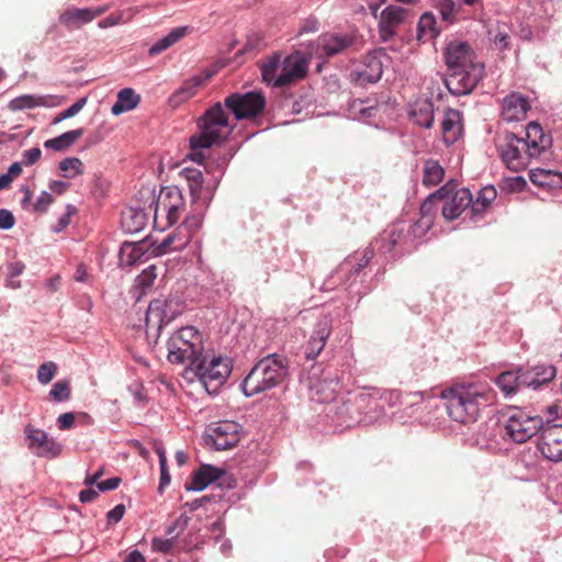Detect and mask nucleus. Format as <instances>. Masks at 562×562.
Returning <instances> with one entry per match:
<instances>
[{
	"label": "nucleus",
	"mask_w": 562,
	"mask_h": 562,
	"mask_svg": "<svg viewBox=\"0 0 562 562\" xmlns=\"http://www.w3.org/2000/svg\"><path fill=\"white\" fill-rule=\"evenodd\" d=\"M445 59L449 69L445 85L454 95L471 93L484 77V64L476 59L474 50L464 42L449 43Z\"/></svg>",
	"instance_id": "f257e3e1"
},
{
	"label": "nucleus",
	"mask_w": 562,
	"mask_h": 562,
	"mask_svg": "<svg viewBox=\"0 0 562 562\" xmlns=\"http://www.w3.org/2000/svg\"><path fill=\"white\" fill-rule=\"evenodd\" d=\"M448 415L461 424L477 419L482 407L493 401V391L482 383H457L441 392Z\"/></svg>",
	"instance_id": "f03ea898"
},
{
	"label": "nucleus",
	"mask_w": 562,
	"mask_h": 562,
	"mask_svg": "<svg viewBox=\"0 0 562 562\" xmlns=\"http://www.w3.org/2000/svg\"><path fill=\"white\" fill-rule=\"evenodd\" d=\"M231 373V367L227 360L213 358L205 366L204 358H200L198 363L187 364L181 372L182 389L190 387L186 392L191 395L215 394L225 383Z\"/></svg>",
	"instance_id": "7ed1b4c3"
},
{
	"label": "nucleus",
	"mask_w": 562,
	"mask_h": 562,
	"mask_svg": "<svg viewBox=\"0 0 562 562\" xmlns=\"http://www.w3.org/2000/svg\"><path fill=\"white\" fill-rule=\"evenodd\" d=\"M200 133L190 137L192 153L188 155L191 160L202 164L204 155L200 151L223 142L231 133L228 116L221 103L211 106L199 120Z\"/></svg>",
	"instance_id": "20e7f679"
},
{
	"label": "nucleus",
	"mask_w": 562,
	"mask_h": 562,
	"mask_svg": "<svg viewBox=\"0 0 562 562\" xmlns=\"http://www.w3.org/2000/svg\"><path fill=\"white\" fill-rule=\"evenodd\" d=\"M288 374V361L276 353L259 360L241 383L244 394L249 397L279 385Z\"/></svg>",
	"instance_id": "39448f33"
},
{
	"label": "nucleus",
	"mask_w": 562,
	"mask_h": 562,
	"mask_svg": "<svg viewBox=\"0 0 562 562\" xmlns=\"http://www.w3.org/2000/svg\"><path fill=\"white\" fill-rule=\"evenodd\" d=\"M176 318V308L172 300H154L146 313V327L157 326L158 335L156 345L164 344L167 349V358L173 363L176 358V342L173 336L176 329L172 322Z\"/></svg>",
	"instance_id": "423d86ee"
},
{
	"label": "nucleus",
	"mask_w": 562,
	"mask_h": 562,
	"mask_svg": "<svg viewBox=\"0 0 562 562\" xmlns=\"http://www.w3.org/2000/svg\"><path fill=\"white\" fill-rule=\"evenodd\" d=\"M173 238L175 233H170L160 243L153 240L151 237L139 241H125L120 249V263L122 266H134L137 262H143L150 256H162L170 249Z\"/></svg>",
	"instance_id": "0eeeda50"
},
{
	"label": "nucleus",
	"mask_w": 562,
	"mask_h": 562,
	"mask_svg": "<svg viewBox=\"0 0 562 562\" xmlns=\"http://www.w3.org/2000/svg\"><path fill=\"white\" fill-rule=\"evenodd\" d=\"M496 148L502 161L515 172L525 169L532 158H537L526 142L512 132H505L496 138Z\"/></svg>",
	"instance_id": "6e6552de"
},
{
	"label": "nucleus",
	"mask_w": 562,
	"mask_h": 562,
	"mask_svg": "<svg viewBox=\"0 0 562 562\" xmlns=\"http://www.w3.org/2000/svg\"><path fill=\"white\" fill-rule=\"evenodd\" d=\"M240 440V425L233 420H222L207 426L204 434L206 446L217 450H228Z\"/></svg>",
	"instance_id": "1a4fd4ad"
},
{
	"label": "nucleus",
	"mask_w": 562,
	"mask_h": 562,
	"mask_svg": "<svg viewBox=\"0 0 562 562\" xmlns=\"http://www.w3.org/2000/svg\"><path fill=\"white\" fill-rule=\"evenodd\" d=\"M543 425L540 416H529L516 409L505 424V435L514 442L522 443L541 430Z\"/></svg>",
	"instance_id": "9d476101"
},
{
	"label": "nucleus",
	"mask_w": 562,
	"mask_h": 562,
	"mask_svg": "<svg viewBox=\"0 0 562 562\" xmlns=\"http://www.w3.org/2000/svg\"><path fill=\"white\" fill-rule=\"evenodd\" d=\"M225 105L233 112L236 120L257 116L266 105L260 92L233 93L225 99Z\"/></svg>",
	"instance_id": "9b49d317"
},
{
	"label": "nucleus",
	"mask_w": 562,
	"mask_h": 562,
	"mask_svg": "<svg viewBox=\"0 0 562 562\" xmlns=\"http://www.w3.org/2000/svg\"><path fill=\"white\" fill-rule=\"evenodd\" d=\"M204 350L203 336L194 326L178 328V363H198Z\"/></svg>",
	"instance_id": "f8f14e48"
},
{
	"label": "nucleus",
	"mask_w": 562,
	"mask_h": 562,
	"mask_svg": "<svg viewBox=\"0 0 562 562\" xmlns=\"http://www.w3.org/2000/svg\"><path fill=\"white\" fill-rule=\"evenodd\" d=\"M538 449L541 454L552 461H562V425H543L538 442Z\"/></svg>",
	"instance_id": "ddd939ff"
},
{
	"label": "nucleus",
	"mask_w": 562,
	"mask_h": 562,
	"mask_svg": "<svg viewBox=\"0 0 562 562\" xmlns=\"http://www.w3.org/2000/svg\"><path fill=\"white\" fill-rule=\"evenodd\" d=\"M307 60L299 53L283 57L281 72L276 81V87H288L303 79L307 74Z\"/></svg>",
	"instance_id": "4468645a"
},
{
	"label": "nucleus",
	"mask_w": 562,
	"mask_h": 562,
	"mask_svg": "<svg viewBox=\"0 0 562 562\" xmlns=\"http://www.w3.org/2000/svg\"><path fill=\"white\" fill-rule=\"evenodd\" d=\"M25 435L29 441V448L37 457L55 458L61 451L60 445L53 438H49L42 429L27 425L25 427Z\"/></svg>",
	"instance_id": "2eb2a0df"
},
{
	"label": "nucleus",
	"mask_w": 562,
	"mask_h": 562,
	"mask_svg": "<svg viewBox=\"0 0 562 562\" xmlns=\"http://www.w3.org/2000/svg\"><path fill=\"white\" fill-rule=\"evenodd\" d=\"M448 195L442 200L441 213L448 221L459 217L469 206L471 207L472 194L468 188H461L453 192L449 183Z\"/></svg>",
	"instance_id": "dca6fc26"
},
{
	"label": "nucleus",
	"mask_w": 562,
	"mask_h": 562,
	"mask_svg": "<svg viewBox=\"0 0 562 562\" xmlns=\"http://www.w3.org/2000/svg\"><path fill=\"white\" fill-rule=\"evenodd\" d=\"M409 11L407 9L389 5L382 10L379 21V32L383 42L391 40L397 31V27L403 24Z\"/></svg>",
	"instance_id": "f3484780"
},
{
	"label": "nucleus",
	"mask_w": 562,
	"mask_h": 562,
	"mask_svg": "<svg viewBox=\"0 0 562 562\" xmlns=\"http://www.w3.org/2000/svg\"><path fill=\"white\" fill-rule=\"evenodd\" d=\"M105 12L104 7L91 8H71L63 11L59 14L58 21L68 31L79 30L82 25L90 23L95 18Z\"/></svg>",
	"instance_id": "a211bd4d"
},
{
	"label": "nucleus",
	"mask_w": 562,
	"mask_h": 562,
	"mask_svg": "<svg viewBox=\"0 0 562 562\" xmlns=\"http://www.w3.org/2000/svg\"><path fill=\"white\" fill-rule=\"evenodd\" d=\"M331 333V318L323 315L316 322L305 348L306 359H315L324 349L327 338Z\"/></svg>",
	"instance_id": "6ab92c4d"
},
{
	"label": "nucleus",
	"mask_w": 562,
	"mask_h": 562,
	"mask_svg": "<svg viewBox=\"0 0 562 562\" xmlns=\"http://www.w3.org/2000/svg\"><path fill=\"white\" fill-rule=\"evenodd\" d=\"M171 190L165 188L157 200L154 225L160 231H165L176 223V204L171 202Z\"/></svg>",
	"instance_id": "aec40b11"
},
{
	"label": "nucleus",
	"mask_w": 562,
	"mask_h": 562,
	"mask_svg": "<svg viewBox=\"0 0 562 562\" xmlns=\"http://www.w3.org/2000/svg\"><path fill=\"white\" fill-rule=\"evenodd\" d=\"M463 135L462 113L459 110L448 108L445 110L441 121L442 142L447 146L457 143Z\"/></svg>",
	"instance_id": "412c9836"
},
{
	"label": "nucleus",
	"mask_w": 562,
	"mask_h": 562,
	"mask_svg": "<svg viewBox=\"0 0 562 562\" xmlns=\"http://www.w3.org/2000/svg\"><path fill=\"white\" fill-rule=\"evenodd\" d=\"M529 110L528 99L518 92L506 95L502 101V116L507 122L525 120Z\"/></svg>",
	"instance_id": "4be33fe9"
},
{
	"label": "nucleus",
	"mask_w": 562,
	"mask_h": 562,
	"mask_svg": "<svg viewBox=\"0 0 562 562\" xmlns=\"http://www.w3.org/2000/svg\"><path fill=\"white\" fill-rule=\"evenodd\" d=\"M382 74V61L376 55L369 54L364 57L361 68L351 72V78L356 83L366 86L378 82Z\"/></svg>",
	"instance_id": "5701e85b"
},
{
	"label": "nucleus",
	"mask_w": 562,
	"mask_h": 562,
	"mask_svg": "<svg viewBox=\"0 0 562 562\" xmlns=\"http://www.w3.org/2000/svg\"><path fill=\"white\" fill-rule=\"evenodd\" d=\"M557 375V369L552 364H537L535 367L522 369L520 382L525 387H538L551 382Z\"/></svg>",
	"instance_id": "b1692460"
},
{
	"label": "nucleus",
	"mask_w": 562,
	"mask_h": 562,
	"mask_svg": "<svg viewBox=\"0 0 562 562\" xmlns=\"http://www.w3.org/2000/svg\"><path fill=\"white\" fill-rule=\"evenodd\" d=\"M61 103V99L57 95H33V94H23L12 99L8 108L11 111H22L26 109L34 108H54L58 106Z\"/></svg>",
	"instance_id": "393cba45"
},
{
	"label": "nucleus",
	"mask_w": 562,
	"mask_h": 562,
	"mask_svg": "<svg viewBox=\"0 0 562 562\" xmlns=\"http://www.w3.org/2000/svg\"><path fill=\"white\" fill-rule=\"evenodd\" d=\"M225 474L221 468L210 464H202L198 470L192 473L191 482L186 483L188 491H202L211 483L215 482Z\"/></svg>",
	"instance_id": "a878e982"
},
{
	"label": "nucleus",
	"mask_w": 562,
	"mask_h": 562,
	"mask_svg": "<svg viewBox=\"0 0 562 562\" xmlns=\"http://www.w3.org/2000/svg\"><path fill=\"white\" fill-rule=\"evenodd\" d=\"M521 138L536 157H539L551 144L550 137L544 134L541 125L537 122L528 123L525 137Z\"/></svg>",
	"instance_id": "bb28decb"
},
{
	"label": "nucleus",
	"mask_w": 562,
	"mask_h": 562,
	"mask_svg": "<svg viewBox=\"0 0 562 562\" xmlns=\"http://www.w3.org/2000/svg\"><path fill=\"white\" fill-rule=\"evenodd\" d=\"M351 43L352 40L348 36L324 34L317 40L316 53L321 57H333L345 50Z\"/></svg>",
	"instance_id": "cd10ccee"
},
{
	"label": "nucleus",
	"mask_w": 562,
	"mask_h": 562,
	"mask_svg": "<svg viewBox=\"0 0 562 562\" xmlns=\"http://www.w3.org/2000/svg\"><path fill=\"white\" fill-rule=\"evenodd\" d=\"M529 179L535 186L542 189H562V172L537 168L530 170Z\"/></svg>",
	"instance_id": "c85d7f7f"
},
{
	"label": "nucleus",
	"mask_w": 562,
	"mask_h": 562,
	"mask_svg": "<svg viewBox=\"0 0 562 562\" xmlns=\"http://www.w3.org/2000/svg\"><path fill=\"white\" fill-rule=\"evenodd\" d=\"M282 59L283 57L281 53H273L261 61L260 70L263 82L277 88L276 81L280 76V74H278V69H281L282 67Z\"/></svg>",
	"instance_id": "c756f323"
},
{
	"label": "nucleus",
	"mask_w": 562,
	"mask_h": 562,
	"mask_svg": "<svg viewBox=\"0 0 562 562\" xmlns=\"http://www.w3.org/2000/svg\"><path fill=\"white\" fill-rule=\"evenodd\" d=\"M139 102V94H137L132 88H124L119 91L117 100L112 105L111 112L114 115H120L135 109Z\"/></svg>",
	"instance_id": "7c9ffc66"
},
{
	"label": "nucleus",
	"mask_w": 562,
	"mask_h": 562,
	"mask_svg": "<svg viewBox=\"0 0 562 562\" xmlns=\"http://www.w3.org/2000/svg\"><path fill=\"white\" fill-rule=\"evenodd\" d=\"M411 115L417 125L425 128H430L435 120L434 104L428 100L418 102L412 109Z\"/></svg>",
	"instance_id": "2f4dec72"
},
{
	"label": "nucleus",
	"mask_w": 562,
	"mask_h": 562,
	"mask_svg": "<svg viewBox=\"0 0 562 562\" xmlns=\"http://www.w3.org/2000/svg\"><path fill=\"white\" fill-rule=\"evenodd\" d=\"M521 368L516 372L506 371L501 373L496 378L497 386L504 392L506 396L515 394L520 387H525V384L520 382Z\"/></svg>",
	"instance_id": "473e14b6"
},
{
	"label": "nucleus",
	"mask_w": 562,
	"mask_h": 562,
	"mask_svg": "<svg viewBox=\"0 0 562 562\" xmlns=\"http://www.w3.org/2000/svg\"><path fill=\"white\" fill-rule=\"evenodd\" d=\"M211 77L210 74L206 75H194L191 78L184 80L182 85L178 88V104L181 102H187L191 98L196 94L198 88L202 86Z\"/></svg>",
	"instance_id": "72a5a7b5"
},
{
	"label": "nucleus",
	"mask_w": 562,
	"mask_h": 562,
	"mask_svg": "<svg viewBox=\"0 0 562 562\" xmlns=\"http://www.w3.org/2000/svg\"><path fill=\"white\" fill-rule=\"evenodd\" d=\"M83 135V128H77L72 131H68L55 138L47 139L44 143L45 148L54 149L57 151L65 150L69 148L74 143H76Z\"/></svg>",
	"instance_id": "f704fd0d"
},
{
	"label": "nucleus",
	"mask_w": 562,
	"mask_h": 562,
	"mask_svg": "<svg viewBox=\"0 0 562 562\" xmlns=\"http://www.w3.org/2000/svg\"><path fill=\"white\" fill-rule=\"evenodd\" d=\"M436 18L432 13H424L418 22L417 36L420 41H430L438 36L439 30L437 29Z\"/></svg>",
	"instance_id": "c9c22d12"
},
{
	"label": "nucleus",
	"mask_w": 562,
	"mask_h": 562,
	"mask_svg": "<svg viewBox=\"0 0 562 562\" xmlns=\"http://www.w3.org/2000/svg\"><path fill=\"white\" fill-rule=\"evenodd\" d=\"M496 198V190L493 187H485L477 193L476 199L472 198L471 214L473 216L482 214Z\"/></svg>",
	"instance_id": "e433bc0d"
},
{
	"label": "nucleus",
	"mask_w": 562,
	"mask_h": 562,
	"mask_svg": "<svg viewBox=\"0 0 562 562\" xmlns=\"http://www.w3.org/2000/svg\"><path fill=\"white\" fill-rule=\"evenodd\" d=\"M179 176L186 180L192 198L198 199L203 184L202 171L198 169L183 168Z\"/></svg>",
	"instance_id": "4c0bfd02"
},
{
	"label": "nucleus",
	"mask_w": 562,
	"mask_h": 562,
	"mask_svg": "<svg viewBox=\"0 0 562 562\" xmlns=\"http://www.w3.org/2000/svg\"><path fill=\"white\" fill-rule=\"evenodd\" d=\"M445 175L443 168L437 160L428 159L424 166L423 183L425 186H436L442 181Z\"/></svg>",
	"instance_id": "58836bf2"
},
{
	"label": "nucleus",
	"mask_w": 562,
	"mask_h": 562,
	"mask_svg": "<svg viewBox=\"0 0 562 562\" xmlns=\"http://www.w3.org/2000/svg\"><path fill=\"white\" fill-rule=\"evenodd\" d=\"M59 169L63 177L72 179L83 173V164L77 157H69L59 162Z\"/></svg>",
	"instance_id": "ea45409f"
},
{
	"label": "nucleus",
	"mask_w": 562,
	"mask_h": 562,
	"mask_svg": "<svg viewBox=\"0 0 562 562\" xmlns=\"http://www.w3.org/2000/svg\"><path fill=\"white\" fill-rule=\"evenodd\" d=\"M156 452L159 457V465H160V482L158 485V493L162 494L165 487L170 484L171 476L167 469V458H166L165 451L160 447H157Z\"/></svg>",
	"instance_id": "a19ab883"
},
{
	"label": "nucleus",
	"mask_w": 562,
	"mask_h": 562,
	"mask_svg": "<svg viewBox=\"0 0 562 562\" xmlns=\"http://www.w3.org/2000/svg\"><path fill=\"white\" fill-rule=\"evenodd\" d=\"M176 43V29L171 30L167 36L159 40L157 43H155L149 49L148 55L149 56H156L160 53L165 52L167 48H169L171 45Z\"/></svg>",
	"instance_id": "79ce46f5"
},
{
	"label": "nucleus",
	"mask_w": 562,
	"mask_h": 562,
	"mask_svg": "<svg viewBox=\"0 0 562 562\" xmlns=\"http://www.w3.org/2000/svg\"><path fill=\"white\" fill-rule=\"evenodd\" d=\"M57 372L55 362L48 361L40 366L37 370V380L41 384H48Z\"/></svg>",
	"instance_id": "37998d69"
},
{
	"label": "nucleus",
	"mask_w": 562,
	"mask_h": 562,
	"mask_svg": "<svg viewBox=\"0 0 562 562\" xmlns=\"http://www.w3.org/2000/svg\"><path fill=\"white\" fill-rule=\"evenodd\" d=\"M49 395L56 402L67 401L70 397L69 383L64 380L56 382L53 385Z\"/></svg>",
	"instance_id": "c03bdc74"
},
{
	"label": "nucleus",
	"mask_w": 562,
	"mask_h": 562,
	"mask_svg": "<svg viewBox=\"0 0 562 562\" xmlns=\"http://www.w3.org/2000/svg\"><path fill=\"white\" fill-rule=\"evenodd\" d=\"M448 186H443L440 189H438L436 192L430 194L427 200L422 204L420 212L423 214H428L432 210V204L435 201H441L448 195Z\"/></svg>",
	"instance_id": "a18cd8bd"
},
{
	"label": "nucleus",
	"mask_w": 562,
	"mask_h": 562,
	"mask_svg": "<svg viewBox=\"0 0 562 562\" xmlns=\"http://www.w3.org/2000/svg\"><path fill=\"white\" fill-rule=\"evenodd\" d=\"M437 9L443 22L448 24L452 22L454 14V2L452 0H439Z\"/></svg>",
	"instance_id": "49530a36"
},
{
	"label": "nucleus",
	"mask_w": 562,
	"mask_h": 562,
	"mask_svg": "<svg viewBox=\"0 0 562 562\" xmlns=\"http://www.w3.org/2000/svg\"><path fill=\"white\" fill-rule=\"evenodd\" d=\"M176 541L175 538H154L151 541V549L155 552H161V553H170L175 548Z\"/></svg>",
	"instance_id": "de8ad7c7"
},
{
	"label": "nucleus",
	"mask_w": 562,
	"mask_h": 562,
	"mask_svg": "<svg viewBox=\"0 0 562 562\" xmlns=\"http://www.w3.org/2000/svg\"><path fill=\"white\" fill-rule=\"evenodd\" d=\"M77 213L76 206L68 204L65 213L60 216L57 224L52 227L53 232H63L71 222V217Z\"/></svg>",
	"instance_id": "09e8293b"
},
{
	"label": "nucleus",
	"mask_w": 562,
	"mask_h": 562,
	"mask_svg": "<svg viewBox=\"0 0 562 562\" xmlns=\"http://www.w3.org/2000/svg\"><path fill=\"white\" fill-rule=\"evenodd\" d=\"M156 266L151 265L147 269H145L142 274H139L136 279L137 285L146 289L154 283V280L156 279Z\"/></svg>",
	"instance_id": "8fccbe9b"
},
{
	"label": "nucleus",
	"mask_w": 562,
	"mask_h": 562,
	"mask_svg": "<svg viewBox=\"0 0 562 562\" xmlns=\"http://www.w3.org/2000/svg\"><path fill=\"white\" fill-rule=\"evenodd\" d=\"M53 202L54 198L52 196V194H49L46 191H43L33 205L34 211L37 213H44L47 211L48 206L53 204Z\"/></svg>",
	"instance_id": "3c124183"
},
{
	"label": "nucleus",
	"mask_w": 562,
	"mask_h": 562,
	"mask_svg": "<svg viewBox=\"0 0 562 562\" xmlns=\"http://www.w3.org/2000/svg\"><path fill=\"white\" fill-rule=\"evenodd\" d=\"M41 156H42V151L38 147L27 149L23 153L22 162L25 166H32L40 160Z\"/></svg>",
	"instance_id": "603ef678"
},
{
	"label": "nucleus",
	"mask_w": 562,
	"mask_h": 562,
	"mask_svg": "<svg viewBox=\"0 0 562 562\" xmlns=\"http://www.w3.org/2000/svg\"><path fill=\"white\" fill-rule=\"evenodd\" d=\"M121 477L115 476L97 483V487L101 492L112 491L119 487Z\"/></svg>",
	"instance_id": "864d4df0"
},
{
	"label": "nucleus",
	"mask_w": 562,
	"mask_h": 562,
	"mask_svg": "<svg viewBox=\"0 0 562 562\" xmlns=\"http://www.w3.org/2000/svg\"><path fill=\"white\" fill-rule=\"evenodd\" d=\"M14 225L13 214L4 209L0 210V228L10 229Z\"/></svg>",
	"instance_id": "5fc2aeb1"
},
{
	"label": "nucleus",
	"mask_w": 562,
	"mask_h": 562,
	"mask_svg": "<svg viewBox=\"0 0 562 562\" xmlns=\"http://www.w3.org/2000/svg\"><path fill=\"white\" fill-rule=\"evenodd\" d=\"M125 513V506L122 504L116 505L113 509H111L106 517L110 524H116L119 522Z\"/></svg>",
	"instance_id": "6e6d98bb"
},
{
	"label": "nucleus",
	"mask_w": 562,
	"mask_h": 562,
	"mask_svg": "<svg viewBox=\"0 0 562 562\" xmlns=\"http://www.w3.org/2000/svg\"><path fill=\"white\" fill-rule=\"evenodd\" d=\"M58 427L61 430L70 429L75 423V414L74 413H65L61 414L58 419Z\"/></svg>",
	"instance_id": "4d7b16f0"
},
{
	"label": "nucleus",
	"mask_w": 562,
	"mask_h": 562,
	"mask_svg": "<svg viewBox=\"0 0 562 562\" xmlns=\"http://www.w3.org/2000/svg\"><path fill=\"white\" fill-rule=\"evenodd\" d=\"M87 100L88 99L86 97L78 99L71 106L65 110V115L68 117L75 116L85 108Z\"/></svg>",
	"instance_id": "13d9d810"
},
{
	"label": "nucleus",
	"mask_w": 562,
	"mask_h": 562,
	"mask_svg": "<svg viewBox=\"0 0 562 562\" xmlns=\"http://www.w3.org/2000/svg\"><path fill=\"white\" fill-rule=\"evenodd\" d=\"M25 265L21 261H14L8 265V278H16L23 273Z\"/></svg>",
	"instance_id": "bf43d9fd"
},
{
	"label": "nucleus",
	"mask_w": 562,
	"mask_h": 562,
	"mask_svg": "<svg viewBox=\"0 0 562 562\" xmlns=\"http://www.w3.org/2000/svg\"><path fill=\"white\" fill-rule=\"evenodd\" d=\"M371 256H372V252L371 251H366L361 259L359 260V262H357L355 266H352L351 268V272L353 274H358L361 272V270L369 263L370 259H371Z\"/></svg>",
	"instance_id": "052dcab7"
},
{
	"label": "nucleus",
	"mask_w": 562,
	"mask_h": 562,
	"mask_svg": "<svg viewBox=\"0 0 562 562\" xmlns=\"http://www.w3.org/2000/svg\"><path fill=\"white\" fill-rule=\"evenodd\" d=\"M99 496L98 492L93 490L92 487H88L86 490H82L79 493V499L81 503H90L93 502Z\"/></svg>",
	"instance_id": "680f3d73"
},
{
	"label": "nucleus",
	"mask_w": 562,
	"mask_h": 562,
	"mask_svg": "<svg viewBox=\"0 0 562 562\" xmlns=\"http://www.w3.org/2000/svg\"><path fill=\"white\" fill-rule=\"evenodd\" d=\"M494 43L501 49L508 48L509 47V36H508V34L505 33V32H498L495 35Z\"/></svg>",
	"instance_id": "e2e57ef3"
},
{
	"label": "nucleus",
	"mask_w": 562,
	"mask_h": 562,
	"mask_svg": "<svg viewBox=\"0 0 562 562\" xmlns=\"http://www.w3.org/2000/svg\"><path fill=\"white\" fill-rule=\"evenodd\" d=\"M68 188L69 183L59 180H53L49 183V189L56 194L65 193L68 190Z\"/></svg>",
	"instance_id": "0e129e2a"
},
{
	"label": "nucleus",
	"mask_w": 562,
	"mask_h": 562,
	"mask_svg": "<svg viewBox=\"0 0 562 562\" xmlns=\"http://www.w3.org/2000/svg\"><path fill=\"white\" fill-rule=\"evenodd\" d=\"M124 562H146V559L139 551L134 550L131 553H128Z\"/></svg>",
	"instance_id": "69168bd1"
},
{
	"label": "nucleus",
	"mask_w": 562,
	"mask_h": 562,
	"mask_svg": "<svg viewBox=\"0 0 562 562\" xmlns=\"http://www.w3.org/2000/svg\"><path fill=\"white\" fill-rule=\"evenodd\" d=\"M21 172H22L21 162H14L10 166L8 173H5V175L9 176L11 180H13V178L20 176Z\"/></svg>",
	"instance_id": "338daca9"
},
{
	"label": "nucleus",
	"mask_w": 562,
	"mask_h": 562,
	"mask_svg": "<svg viewBox=\"0 0 562 562\" xmlns=\"http://www.w3.org/2000/svg\"><path fill=\"white\" fill-rule=\"evenodd\" d=\"M60 278L59 276H55L46 281V288L49 292H56L59 288Z\"/></svg>",
	"instance_id": "774afa93"
}]
</instances>
